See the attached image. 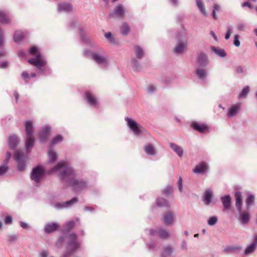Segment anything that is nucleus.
Returning <instances> with one entry per match:
<instances>
[{
    "mask_svg": "<svg viewBox=\"0 0 257 257\" xmlns=\"http://www.w3.org/2000/svg\"><path fill=\"white\" fill-rule=\"evenodd\" d=\"M51 172H60V178L68 183L70 186H73L77 190L83 189L86 187V183L83 180H78L74 177V172L68 164L64 161H60L51 170Z\"/></svg>",
    "mask_w": 257,
    "mask_h": 257,
    "instance_id": "obj_1",
    "label": "nucleus"
},
{
    "mask_svg": "<svg viewBox=\"0 0 257 257\" xmlns=\"http://www.w3.org/2000/svg\"><path fill=\"white\" fill-rule=\"evenodd\" d=\"M29 53L34 56L33 58L28 60L29 63L36 66L40 70L45 67L46 62L37 47L34 46L31 47Z\"/></svg>",
    "mask_w": 257,
    "mask_h": 257,
    "instance_id": "obj_2",
    "label": "nucleus"
},
{
    "mask_svg": "<svg viewBox=\"0 0 257 257\" xmlns=\"http://www.w3.org/2000/svg\"><path fill=\"white\" fill-rule=\"evenodd\" d=\"M25 131L26 133V147L27 151H29L34 145L35 142L33 136V122L30 120L27 121L25 123Z\"/></svg>",
    "mask_w": 257,
    "mask_h": 257,
    "instance_id": "obj_3",
    "label": "nucleus"
},
{
    "mask_svg": "<svg viewBox=\"0 0 257 257\" xmlns=\"http://www.w3.org/2000/svg\"><path fill=\"white\" fill-rule=\"evenodd\" d=\"M68 239V254L73 253L80 248V242L77 240L76 234L73 233L70 234Z\"/></svg>",
    "mask_w": 257,
    "mask_h": 257,
    "instance_id": "obj_4",
    "label": "nucleus"
},
{
    "mask_svg": "<svg viewBox=\"0 0 257 257\" xmlns=\"http://www.w3.org/2000/svg\"><path fill=\"white\" fill-rule=\"evenodd\" d=\"M125 119L127 121L128 127L136 136L140 135L143 133L144 129L141 125L128 117H126Z\"/></svg>",
    "mask_w": 257,
    "mask_h": 257,
    "instance_id": "obj_5",
    "label": "nucleus"
},
{
    "mask_svg": "<svg viewBox=\"0 0 257 257\" xmlns=\"http://www.w3.org/2000/svg\"><path fill=\"white\" fill-rule=\"evenodd\" d=\"M44 173V170L41 166H37L33 169L31 172V179L36 183H38L43 178Z\"/></svg>",
    "mask_w": 257,
    "mask_h": 257,
    "instance_id": "obj_6",
    "label": "nucleus"
},
{
    "mask_svg": "<svg viewBox=\"0 0 257 257\" xmlns=\"http://www.w3.org/2000/svg\"><path fill=\"white\" fill-rule=\"evenodd\" d=\"M14 158L18 163V169L20 171L24 170L25 168V160L24 154L20 151H16L15 152Z\"/></svg>",
    "mask_w": 257,
    "mask_h": 257,
    "instance_id": "obj_7",
    "label": "nucleus"
},
{
    "mask_svg": "<svg viewBox=\"0 0 257 257\" xmlns=\"http://www.w3.org/2000/svg\"><path fill=\"white\" fill-rule=\"evenodd\" d=\"M191 127L200 133H205L209 131V127L205 123H200L193 122L191 123Z\"/></svg>",
    "mask_w": 257,
    "mask_h": 257,
    "instance_id": "obj_8",
    "label": "nucleus"
},
{
    "mask_svg": "<svg viewBox=\"0 0 257 257\" xmlns=\"http://www.w3.org/2000/svg\"><path fill=\"white\" fill-rule=\"evenodd\" d=\"M187 46V43L186 40L178 41L174 48V52L176 54L182 53L186 51Z\"/></svg>",
    "mask_w": 257,
    "mask_h": 257,
    "instance_id": "obj_9",
    "label": "nucleus"
},
{
    "mask_svg": "<svg viewBox=\"0 0 257 257\" xmlns=\"http://www.w3.org/2000/svg\"><path fill=\"white\" fill-rule=\"evenodd\" d=\"M92 59L97 63L99 64L106 65L108 63L107 60L105 57L96 53L92 54Z\"/></svg>",
    "mask_w": 257,
    "mask_h": 257,
    "instance_id": "obj_10",
    "label": "nucleus"
},
{
    "mask_svg": "<svg viewBox=\"0 0 257 257\" xmlns=\"http://www.w3.org/2000/svg\"><path fill=\"white\" fill-rule=\"evenodd\" d=\"M85 98L89 103L93 106H96L97 104V101L95 97L91 92L86 91L85 93Z\"/></svg>",
    "mask_w": 257,
    "mask_h": 257,
    "instance_id": "obj_11",
    "label": "nucleus"
},
{
    "mask_svg": "<svg viewBox=\"0 0 257 257\" xmlns=\"http://www.w3.org/2000/svg\"><path fill=\"white\" fill-rule=\"evenodd\" d=\"M197 61L200 66H205L208 63L206 55L203 53H200L197 57Z\"/></svg>",
    "mask_w": 257,
    "mask_h": 257,
    "instance_id": "obj_12",
    "label": "nucleus"
},
{
    "mask_svg": "<svg viewBox=\"0 0 257 257\" xmlns=\"http://www.w3.org/2000/svg\"><path fill=\"white\" fill-rule=\"evenodd\" d=\"M124 14V10L121 5H117L114 9L112 13L110 14V17H112L113 15H116L119 17H122Z\"/></svg>",
    "mask_w": 257,
    "mask_h": 257,
    "instance_id": "obj_13",
    "label": "nucleus"
},
{
    "mask_svg": "<svg viewBox=\"0 0 257 257\" xmlns=\"http://www.w3.org/2000/svg\"><path fill=\"white\" fill-rule=\"evenodd\" d=\"M150 233L152 235H154L156 233V231L153 229L150 230ZM157 236L162 238H167L169 237V233L165 230L162 229H159L156 232Z\"/></svg>",
    "mask_w": 257,
    "mask_h": 257,
    "instance_id": "obj_14",
    "label": "nucleus"
},
{
    "mask_svg": "<svg viewBox=\"0 0 257 257\" xmlns=\"http://www.w3.org/2000/svg\"><path fill=\"white\" fill-rule=\"evenodd\" d=\"M240 104L237 103L231 106L227 112V115L229 117L235 116L240 110Z\"/></svg>",
    "mask_w": 257,
    "mask_h": 257,
    "instance_id": "obj_15",
    "label": "nucleus"
},
{
    "mask_svg": "<svg viewBox=\"0 0 257 257\" xmlns=\"http://www.w3.org/2000/svg\"><path fill=\"white\" fill-rule=\"evenodd\" d=\"M18 143L19 141L17 136L13 135L9 137L8 144L11 149L14 150L17 147Z\"/></svg>",
    "mask_w": 257,
    "mask_h": 257,
    "instance_id": "obj_16",
    "label": "nucleus"
},
{
    "mask_svg": "<svg viewBox=\"0 0 257 257\" xmlns=\"http://www.w3.org/2000/svg\"><path fill=\"white\" fill-rule=\"evenodd\" d=\"M207 169V164L204 162H202L197 165L193 171L195 173H203L206 171Z\"/></svg>",
    "mask_w": 257,
    "mask_h": 257,
    "instance_id": "obj_17",
    "label": "nucleus"
},
{
    "mask_svg": "<svg viewBox=\"0 0 257 257\" xmlns=\"http://www.w3.org/2000/svg\"><path fill=\"white\" fill-rule=\"evenodd\" d=\"M163 221L166 224H172L174 221V217L172 214L170 212L165 213L163 218Z\"/></svg>",
    "mask_w": 257,
    "mask_h": 257,
    "instance_id": "obj_18",
    "label": "nucleus"
},
{
    "mask_svg": "<svg viewBox=\"0 0 257 257\" xmlns=\"http://www.w3.org/2000/svg\"><path fill=\"white\" fill-rule=\"evenodd\" d=\"M221 200L222 202L224 209L228 210L230 208L231 198L229 195H226L221 197Z\"/></svg>",
    "mask_w": 257,
    "mask_h": 257,
    "instance_id": "obj_19",
    "label": "nucleus"
},
{
    "mask_svg": "<svg viewBox=\"0 0 257 257\" xmlns=\"http://www.w3.org/2000/svg\"><path fill=\"white\" fill-rule=\"evenodd\" d=\"M11 22V19L8 15L4 11L0 10V22L3 24H8L10 23Z\"/></svg>",
    "mask_w": 257,
    "mask_h": 257,
    "instance_id": "obj_20",
    "label": "nucleus"
},
{
    "mask_svg": "<svg viewBox=\"0 0 257 257\" xmlns=\"http://www.w3.org/2000/svg\"><path fill=\"white\" fill-rule=\"evenodd\" d=\"M236 200V206L238 211L240 213L241 211L242 196L240 192H236L235 193Z\"/></svg>",
    "mask_w": 257,
    "mask_h": 257,
    "instance_id": "obj_21",
    "label": "nucleus"
},
{
    "mask_svg": "<svg viewBox=\"0 0 257 257\" xmlns=\"http://www.w3.org/2000/svg\"><path fill=\"white\" fill-rule=\"evenodd\" d=\"M50 128L49 127H45L43 130L40 133V140L41 142H44L47 139L49 135Z\"/></svg>",
    "mask_w": 257,
    "mask_h": 257,
    "instance_id": "obj_22",
    "label": "nucleus"
},
{
    "mask_svg": "<svg viewBox=\"0 0 257 257\" xmlns=\"http://www.w3.org/2000/svg\"><path fill=\"white\" fill-rule=\"evenodd\" d=\"M58 226L59 225L56 223H49L45 226V231L46 233H51L55 231Z\"/></svg>",
    "mask_w": 257,
    "mask_h": 257,
    "instance_id": "obj_23",
    "label": "nucleus"
},
{
    "mask_svg": "<svg viewBox=\"0 0 257 257\" xmlns=\"http://www.w3.org/2000/svg\"><path fill=\"white\" fill-rule=\"evenodd\" d=\"M256 245H257V235H255L254 237L253 242L251 244L248 245L245 249V254H247L251 252H252L254 250Z\"/></svg>",
    "mask_w": 257,
    "mask_h": 257,
    "instance_id": "obj_24",
    "label": "nucleus"
},
{
    "mask_svg": "<svg viewBox=\"0 0 257 257\" xmlns=\"http://www.w3.org/2000/svg\"><path fill=\"white\" fill-rule=\"evenodd\" d=\"M212 195V192L209 189L205 191L203 198V201L205 204L209 205L211 203Z\"/></svg>",
    "mask_w": 257,
    "mask_h": 257,
    "instance_id": "obj_25",
    "label": "nucleus"
},
{
    "mask_svg": "<svg viewBox=\"0 0 257 257\" xmlns=\"http://www.w3.org/2000/svg\"><path fill=\"white\" fill-rule=\"evenodd\" d=\"M196 74L201 79H205L207 76V72L204 68H197L195 71Z\"/></svg>",
    "mask_w": 257,
    "mask_h": 257,
    "instance_id": "obj_26",
    "label": "nucleus"
},
{
    "mask_svg": "<svg viewBox=\"0 0 257 257\" xmlns=\"http://www.w3.org/2000/svg\"><path fill=\"white\" fill-rule=\"evenodd\" d=\"M170 147L174 152L177 153L179 157H181L183 156V150L181 147L175 144L171 143Z\"/></svg>",
    "mask_w": 257,
    "mask_h": 257,
    "instance_id": "obj_27",
    "label": "nucleus"
},
{
    "mask_svg": "<svg viewBox=\"0 0 257 257\" xmlns=\"http://www.w3.org/2000/svg\"><path fill=\"white\" fill-rule=\"evenodd\" d=\"M58 11H65V12H70L72 11V7L69 4L63 3L61 4L58 6Z\"/></svg>",
    "mask_w": 257,
    "mask_h": 257,
    "instance_id": "obj_28",
    "label": "nucleus"
},
{
    "mask_svg": "<svg viewBox=\"0 0 257 257\" xmlns=\"http://www.w3.org/2000/svg\"><path fill=\"white\" fill-rule=\"evenodd\" d=\"M77 201V199L76 198H74L72 199L71 200H70V201L65 202L64 203V204H62V205H61L60 203H57L56 204V206L58 208H60L61 207H67L68 206H70V205L73 204L74 203H76Z\"/></svg>",
    "mask_w": 257,
    "mask_h": 257,
    "instance_id": "obj_29",
    "label": "nucleus"
},
{
    "mask_svg": "<svg viewBox=\"0 0 257 257\" xmlns=\"http://www.w3.org/2000/svg\"><path fill=\"white\" fill-rule=\"evenodd\" d=\"M24 37L23 33L20 31H17L15 33L14 40L15 42H20Z\"/></svg>",
    "mask_w": 257,
    "mask_h": 257,
    "instance_id": "obj_30",
    "label": "nucleus"
},
{
    "mask_svg": "<svg viewBox=\"0 0 257 257\" xmlns=\"http://www.w3.org/2000/svg\"><path fill=\"white\" fill-rule=\"evenodd\" d=\"M211 50L220 57H224L226 55V54L224 51V50L220 49L219 48L213 47L211 48Z\"/></svg>",
    "mask_w": 257,
    "mask_h": 257,
    "instance_id": "obj_31",
    "label": "nucleus"
},
{
    "mask_svg": "<svg viewBox=\"0 0 257 257\" xmlns=\"http://www.w3.org/2000/svg\"><path fill=\"white\" fill-rule=\"evenodd\" d=\"M146 153L149 155H153L155 154V150L153 146L151 144H148L145 147Z\"/></svg>",
    "mask_w": 257,
    "mask_h": 257,
    "instance_id": "obj_32",
    "label": "nucleus"
},
{
    "mask_svg": "<svg viewBox=\"0 0 257 257\" xmlns=\"http://www.w3.org/2000/svg\"><path fill=\"white\" fill-rule=\"evenodd\" d=\"M249 220V214L247 212H243L240 214V220L242 223L247 224Z\"/></svg>",
    "mask_w": 257,
    "mask_h": 257,
    "instance_id": "obj_33",
    "label": "nucleus"
},
{
    "mask_svg": "<svg viewBox=\"0 0 257 257\" xmlns=\"http://www.w3.org/2000/svg\"><path fill=\"white\" fill-rule=\"evenodd\" d=\"M196 4L201 14L204 16H206L207 14L201 0H196Z\"/></svg>",
    "mask_w": 257,
    "mask_h": 257,
    "instance_id": "obj_34",
    "label": "nucleus"
},
{
    "mask_svg": "<svg viewBox=\"0 0 257 257\" xmlns=\"http://www.w3.org/2000/svg\"><path fill=\"white\" fill-rule=\"evenodd\" d=\"M48 156L50 161L51 162H54L57 159V155L56 153L51 149H50L48 152Z\"/></svg>",
    "mask_w": 257,
    "mask_h": 257,
    "instance_id": "obj_35",
    "label": "nucleus"
},
{
    "mask_svg": "<svg viewBox=\"0 0 257 257\" xmlns=\"http://www.w3.org/2000/svg\"><path fill=\"white\" fill-rule=\"evenodd\" d=\"M157 205L159 207L168 206V202L167 201L163 198H159L157 199Z\"/></svg>",
    "mask_w": 257,
    "mask_h": 257,
    "instance_id": "obj_36",
    "label": "nucleus"
},
{
    "mask_svg": "<svg viewBox=\"0 0 257 257\" xmlns=\"http://www.w3.org/2000/svg\"><path fill=\"white\" fill-rule=\"evenodd\" d=\"M130 31L129 26L126 24L123 23L120 27V32L122 35H126Z\"/></svg>",
    "mask_w": 257,
    "mask_h": 257,
    "instance_id": "obj_37",
    "label": "nucleus"
},
{
    "mask_svg": "<svg viewBox=\"0 0 257 257\" xmlns=\"http://www.w3.org/2000/svg\"><path fill=\"white\" fill-rule=\"evenodd\" d=\"M134 51L138 58H141L143 56V51L139 46H135L134 48Z\"/></svg>",
    "mask_w": 257,
    "mask_h": 257,
    "instance_id": "obj_38",
    "label": "nucleus"
},
{
    "mask_svg": "<svg viewBox=\"0 0 257 257\" xmlns=\"http://www.w3.org/2000/svg\"><path fill=\"white\" fill-rule=\"evenodd\" d=\"M172 252V248L170 246H167L164 248V251L162 254V257H167Z\"/></svg>",
    "mask_w": 257,
    "mask_h": 257,
    "instance_id": "obj_39",
    "label": "nucleus"
},
{
    "mask_svg": "<svg viewBox=\"0 0 257 257\" xmlns=\"http://www.w3.org/2000/svg\"><path fill=\"white\" fill-rule=\"evenodd\" d=\"M249 90V87L248 86L244 87L241 90V92H240V93L239 95V97H245L248 93Z\"/></svg>",
    "mask_w": 257,
    "mask_h": 257,
    "instance_id": "obj_40",
    "label": "nucleus"
},
{
    "mask_svg": "<svg viewBox=\"0 0 257 257\" xmlns=\"http://www.w3.org/2000/svg\"><path fill=\"white\" fill-rule=\"evenodd\" d=\"M220 10V6L217 4H214L213 9L212 11V16L213 18L215 19H217V17L216 16V12Z\"/></svg>",
    "mask_w": 257,
    "mask_h": 257,
    "instance_id": "obj_41",
    "label": "nucleus"
},
{
    "mask_svg": "<svg viewBox=\"0 0 257 257\" xmlns=\"http://www.w3.org/2000/svg\"><path fill=\"white\" fill-rule=\"evenodd\" d=\"M105 38L112 44L115 43V39L112 36L111 33L108 32L105 34Z\"/></svg>",
    "mask_w": 257,
    "mask_h": 257,
    "instance_id": "obj_42",
    "label": "nucleus"
},
{
    "mask_svg": "<svg viewBox=\"0 0 257 257\" xmlns=\"http://www.w3.org/2000/svg\"><path fill=\"white\" fill-rule=\"evenodd\" d=\"M217 220H218V218L217 217L212 216V217L209 218V219H208V224L211 226L214 225L217 223Z\"/></svg>",
    "mask_w": 257,
    "mask_h": 257,
    "instance_id": "obj_43",
    "label": "nucleus"
},
{
    "mask_svg": "<svg viewBox=\"0 0 257 257\" xmlns=\"http://www.w3.org/2000/svg\"><path fill=\"white\" fill-rule=\"evenodd\" d=\"M63 140V138L61 135H58L55 137L52 142L53 145H55L58 143L61 142Z\"/></svg>",
    "mask_w": 257,
    "mask_h": 257,
    "instance_id": "obj_44",
    "label": "nucleus"
},
{
    "mask_svg": "<svg viewBox=\"0 0 257 257\" xmlns=\"http://www.w3.org/2000/svg\"><path fill=\"white\" fill-rule=\"evenodd\" d=\"M173 189L171 186L167 187L163 191V193L164 194L166 195H169L170 194H171L173 192Z\"/></svg>",
    "mask_w": 257,
    "mask_h": 257,
    "instance_id": "obj_45",
    "label": "nucleus"
},
{
    "mask_svg": "<svg viewBox=\"0 0 257 257\" xmlns=\"http://www.w3.org/2000/svg\"><path fill=\"white\" fill-rule=\"evenodd\" d=\"M254 201V197L252 195H249L248 196L246 200V203L248 206L250 205Z\"/></svg>",
    "mask_w": 257,
    "mask_h": 257,
    "instance_id": "obj_46",
    "label": "nucleus"
},
{
    "mask_svg": "<svg viewBox=\"0 0 257 257\" xmlns=\"http://www.w3.org/2000/svg\"><path fill=\"white\" fill-rule=\"evenodd\" d=\"M239 35H235L234 36L233 44L236 47H238L240 45V42L239 41Z\"/></svg>",
    "mask_w": 257,
    "mask_h": 257,
    "instance_id": "obj_47",
    "label": "nucleus"
},
{
    "mask_svg": "<svg viewBox=\"0 0 257 257\" xmlns=\"http://www.w3.org/2000/svg\"><path fill=\"white\" fill-rule=\"evenodd\" d=\"M65 226L68 229H70L74 227V221L73 220L69 221L66 223Z\"/></svg>",
    "mask_w": 257,
    "mask_h": 257,
    "instance_id": "obj_48",
    "label": "nucleus"
},
{
    "mask_svg": "<svg viewBox=\"0 0 257 257\" xmlns=\"http://www.w3.org/2000/svg\"><path fill=\"white\" fill-rule=\"evenodd\" d=\"M232 29L231 27H227V32L225 35V39H228L230 37V34L232 33Z\"/></svg>",
    "mask_w": 257,
    "mask_h": 257,
    "instance_id": "obj_49",
    "label": "nucleus"
},
{
    "mask_svg": "<svg viewBox=\"0 0 257 257\" xmlns=\"http://www.w3.org/2000/svg\"><path fill=\"white\" fill-rule=\"evenodd\" d=\"M8 170V167L6 166H2L0 167V176L3 175Z\"/></svg>",
    "mask_w": 257,
    "mask_h": 257,
    "instance_id": "obj_50",
    "label": "nucleus"
},
{
    "mask_svg": "<svg viewBox=\"0 0 257 257\" xmlns=\"http://www.w3.org/2000/svg\"><path fill=\"white\" fill-rule=\"evenodd\" d=\"M12 222V218L10 216H7L6 217L5 219V223L6 224H11Z\"/></svg>",
    "mask_w": 257,
    "mask_h": 257,
    "instance_id": "obj_51",
    "label": "nucleus"
},
{
    "mask_svg": "<svg viewBox=\"0 0 257 257\" xmlns=\"http://www.w3.org/2000/svg\"><path fill=\"white\" fill-rule=\"evenodd\" d=\"M178 184L179 190L181 192H182V179L181 177H179V180L178 182Z\"/></svg>",
    "mask_w": 257,
    "mask_h": 257,
    "instance_id": "obj_52",
    "label": "nucleus"
},
{
    "mask_svg": "<svg viewBox=\"0 0 257 257\" xmlns=\"http://www.w3.org/2000/svg\"><path fill=\"white\" fill-rule=\"evenodd\" d=\"M48 254L49 252L48 250H43L40 253V257H47Z\"/></svg>",
    "mask_w": 257,
    "mask_h": 257,
    "instance_id": "obj_53",
    "label": "nucleus"
},
{
    "mask_svg": "<svg viewBox=\"0 0 257 257\" xmlns=\"http://www.w3.org/2000/svg\"><path fill=\"white\" fill-rule=\"evenodd\" d=\"M244 24L242 23H239L237 25V28L239 31H243L244 30Z\"/></svg>",
    "mask_w": 257,
    "mask_h": 257,
    "instance_id": "obj_54",
    "label": "nucleus"
},
{
    "mask_svg": "<svg viewBox=\"0 0 257 257\" xmlns=\"http://www.w3.org/2000/svg\"><path fill=\"white\" fill-rule=\"evenodd\" d=\"M22 77L23 79L24 80H25L26 82H27L26 79H29L30 78V76H29V74L26 72H23L22 73Z\"/></svg>",
    "mask_w": 257,
    "mask_h": 257,
    "instance_id": "obj_55",
    "label": "nucleus"
},
{
    "mask_svg": "<svg viewBox=\"0 0 257 257\" xmlns=\"http://www.w3.org/2000/svg\"><path fill=\"white\" fill-rule=\"evenodd\" d=\"M148 90L149 92H152L155 90V87L153 85H149L148 87Z\"/></svg>",
    "mask_w": 257,
    "mask_h": 257,
    "instance_id": "obj_56",
    "label": "nucleus"
},
{
    "mask_svg": "<svg viewBox=\"0 0 257 257\" xmlns=\"http://www.w3.org/2000/svg\"><path fill=\"white\" fill-rule=\"evenodd\" d=\"M17 238V236L16 235H11L9 237V240L10 241H13L15 240Z\"/></svg>",
    "mask_w": 257,
    "mask_h": 257,
    "instance_id": "obj_57",
    "label": "nucleus"
},
{
    "mask_svg": "<svg viewBox=\"0 0 257 257\" xmlns=\"http://www.w3.org/2000/svg\"><path fill=\"white\" fill-rule=\"evenodd\" d=\"M246 6L248 7L250 9H251L252 8L250 4L249 3H248V2H245V3L242 4V7H246Z\"/></svg>",
    "mask_w": 257,
    "mask_h": 257,
    "instance_id": "obj_58",
    "label": "nucleus"
},
{
    "mask_svg": "<svg viewBox=\"0 0 257 257\" xmlns=\"http://www.w3.org/2000/svg\"><path fill=\"white\" fill-rule=\"evenodd\" d=\"M236 72L238 73H241L243 72V68L240 66H238L236 68Z\"/></svg>",
    "mask_w": 257,
    "mask_h": 257,
    "instance_id": "obj_59",
    "label": "nucleus"
},
{
    "mask_svg": "<svg viewBox=\"0 0 257 257\" xmlns=\"http://www.w3.org/2000/svg\"><path fill=\"white\" fill-rule=\"evenodd\" d=\"M8 64L7 62H4L1 64L0 67L4 68L7 67Z\"/></svg>",
    "mask_w": 257,
    "mask_h": 257,
    "instance_id": "obj_60",
    "label": "nucleus"
},
{
    "mask_svg": "<svg viewBox=\"0 0 257 257\" xmlns=\"http://www.w3.org/2000/svg\"><path fill=\"white\" fill-rule=\"evenodd\" d=\"M21 226L23 228H27L28 227V225L26 223H24L23 222H20Z\"/></svg>",
    "mask_w": 257,
    "mask_h": 257,
    "instance_id": "obj_61",
    "label": "nucleus"
},
{
    "mask_svg": "<svg viewBox=\"0 0 257 257\" xmlns=\"http://www.w3.org/2000/svg\"><path fill=\"white\" fill-rule=\"evenodd\" d=\"M11 157V154L9 152L7 153L6 161L8 162Z\"/></svg>",
    "mask_w": 257,
    "mask_h": 257,
    "instance_id": "obj_62",
    "label": "nucleus"
},
{
    "mask_svg": "<svg viewBox=\"0 0 257 257\" xmlns=\"http://www.w3.org/2000/svg\"><path fill=\"white\" fill-rule=\"evenodd\" d=\"M14 96H15L16 101H17L18 99V97H19V94H18V93L17 92H15L14 93Z\"/></svg>",
    "mask_w": 257,
    "mask_h": 257,
    "instance_id": "obj_63",
    "label": "nucleus"
},
{
    "mask_svg": "<svg viewBox=\"0 0 257 257\" xmlns=\"http://www.w3.org/2000/svg\"><path fill=\"white\" fill-rule=\"evenodd\" d=\"M5 55V52L4 50H0V57L4 56Z\"/></svg>",
    "mask_w": 257,
    "mask_h": 257,
    "instance_id": "obj_64",
    "label": "nucleus"
}]
</instances>
